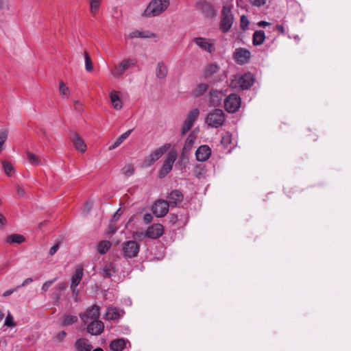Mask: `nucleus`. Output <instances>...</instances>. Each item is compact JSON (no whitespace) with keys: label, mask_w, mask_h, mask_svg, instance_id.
Instances as JSON below:
<instances>
[{"label":"nucleus","mask_w":351,"mask_h":351,"mask_svg":"<svg viewBox=\"0 0 351 351\" xmlns=\"http://www.w3.org/2000/svg\"><path fill=\"white\" fill-rule=\"evenodd\" d=\"M169 5V0H152L144 10L142 16L154 17L165 12Z\"/></svg>","instance_id":"obj_1"},{"label":"nucleus","mask_w":351,"mask_h":351,"mask_svg":"<svg viewBox=\"0 0 351 351\" xmlns=\"http://www.w3.org/2000/svg\"><path fill=\"white\" fill-rule=\"evenodd\" d=\"M232 9V5L230 4L223 5L222 7L219 29L223 33L228 32L234 23V18Z\"/></svg>","instance_id":"obj_2"},{"label":"nucleus","mask_w":351,"mask_h":351,"mask_svg":"<svg viewBox=\"0 0 351 351\" xmlns=\"http://www.w3.org/2000/svg\"><path fill=\"white\" fill-rule=\"evenodd\" d=\"M226 121V114L221 109H215L210 112L206 117V123L210 128H218L222 126Z\"/></svg>","instance_id":"obj_3"},{"label":"nucleus","mask_w":351,"mask_h":351,"mask_svg":"<svg viewBox=\"0 0 351 351\" xmlns=\"http://www.w3.org/2000/svg\"><path fill=\"white\" fill-rule=\"evenodd\" d=\"M254 82V77L250 73H246L241 76L234 75L231 80L230 86L236 88H241L243 90L250 88Z\"/></svg>","instance_id":"obj_4"},{"label":"nucleus","mask_w":351,"mask_h":351,"mask_svg":"<svg viewBox=\"0 0 351 351\" xmlns=\"http://www.w3.org/2000/svg\"><path fill=\"white\" fill-rule=\"evenodd\" d=\"M136 63L137 61L134 58L124 59L119 64L114 65L110 70V73L115 78H121L125 71L135 66Z\"/></svg>","instance_id":"obj_5"},{"label":"nucleus","mask_w":351,"mask_h":351,"mask_svg":"<svg viewBox=\"0 0 351 351\" xmlns=\"http://www.w3.org/2000/svg\"><path fill=\"white\" fill-rule=\"evenodd\" d=\"M140 250V245L136 241H128L121 245V254L128 259L137 256Z\"/></svg>","instance_id":"obj_6"},{"label":"nucleus","mask_w":351,"mask_h":351,"mask_svg":"<svg viewBox=\"0 0 351 351\" xmlns=\"http://www.w3.org/2000/svg\"><path fill=\"white\" fill-rule=\"evenodd\" d=\"M195 8L206 19H212L217 15V10L210 3L205 0L197 1Z\"/></svg>","instance_id":"obj_7"},{"label":"nucleus","mask_w":351,"mask_h":351,"mask_svg":"<svg viewBox=\"0 0 351 351\" xmlns=\"http://www.w3.org/2000/svg\"><path fill=\"white\" fill-rule=\"evenodd\" d=\"M193 42L202 50L210 54L213 53L216 51V42L214 39L204 37H195L193 38Z\"/></svg>","instance_id":"obj_8"},{"label":"nucleus","mask_w":351,"mask_h":351,"mask_svg":"<svg viewBox=\"0 0 351 351\" xmlns=\"http://www.w3.org/2000/svg\"><path fill=\"white\" fill-rule=\"evenodd\" d=\"M241 98L237 94L230 95L224 101V107L230 113L236 112L241 106Z\"/></svg>","instance_id":"obj_9"},{"label":"nucleus","mask_w":351,"mask_h":351,"mask_svg":"<svg viewBox=\"0 0 351 351\" xmlns=\"http://www.w3.org/2000/svg\"><path fill=\"white\" fill-rule=\"evenodd\" d=\"M177 158V155L174 152H170L167 154V158L159 171V177L164 178L172 169L173 165Z\"/></svg>","instance_id":"obj_10"},{"label":"nucleus","mask_w":351,"mask_h":351,"mask_svg":"<svg viewBox=\"0 0 351 351\" xmlns=\"http://www.w3.org/2000/svg\"><path fill=\"white\" fill-rule=\"evenodd\" d=\"M169 145H163L152 152L145 160L143 164L145 167H149L168 150Z\"/></svg>","instance_id":"obj_11"},{"label":"nucleus","mask_w":351,"mask_h":351,"mask_svg":"<svg viewBox=\"0 0 351 351\" xmlns=\"http://www.w3.org/2000/svg\"><path fill=\"white\" fill-rule=\"evenodd\" d=\"M199 114V110L197 108L193 109L191 110L185 121H184L182 127V134H184L188 132L193 127L194 123L197 119Z\"/></svg>","instance_id":"obj_12"},{"label":"nucleus","mask_w":351,"mask_h":351,"mask_svg":"<svg viewBox=\"0 0 351 351\" xmlns=\"http://www.w3.org/2000/svg\"><path fill=\"white\" fill-rule=\"evenodd\" d=\"M99 315L100 308L97 305H93L80 316L84 323H88L92 320H97Z\"/></svg>","instance_id":"obj_13"},{"label":"nucleus","mask_w":351,"mask_h":351,"mask_svg":"<svg viewBox=\"0 0 351 351\" xmlns=\"http://www.w3.org/2000/svg\"><path fill=\"white\" fill-rule=\"evenodd\" d=\"M235 62L241 65L247 63L251 58V53L244 48L237 49L233 55Z\"/></svg>","instance_id":"obj_14"},{"label":"nucleus","mask_w":351,"mask_h":351,"mask_svg":"<svg viewBox=\"0 0 351 351\" xmlns=\"http://www.w3.org/2000/svg\"><path fill=\"white\" fill-rule=\"evenodd\" d=\"M169 207L170 206L167 201L159 199L153 206V213L157 217H164L168 213Z\"/></svg>","instance_id":"obj_15"},{"label":"nucleus","mask_w":351,"mask_h":351,"mask_svg":"<svg viewBox=\"0 0 351 351\" xmlns=\"http://www.w3.org/2000/svg\"><path fill=\"white\" fill-rule=\"evenodd\" d=\"M87 325V332L92 335H100L104 329V323L97 319V320H92L88 323H86Z\"/></svg>","instance_id":"obj_16"},{"label":"nucleus","mask_w":351,"mask_h":351,"mask_svg":"<svg viewBox=\"0 0 351 351\" xmlns=\"http://www.w3.org/2000/svg\"><path fill=\"white\" fill-rule=\"evenodd\" d=\"M210 155L211 149L206 145L199 146L195 152L196 159L199 162L206 161Z\"/></svg>","instance_id":"obj_17"},{"label":"nucleus","mask_w":351,"mask_h":351,"mask_svg":"<svg viewBox=\"0 0 351 351\" xmlns=\"http://www.w3.org/2000/svg\"><path fill=\"white\" fill-rule=\"evenodd\" d=\"M163 226L160 223L150 226L146 230V235L151 239H158L163 234Z\"/></svg>","instance_id":"obj_18"},{"label":"nucleus","mask_w":351,"mask_h":351,"mask_svg":"<svg viewBox=\"0 0 351 351\" xmlns=\"http://www.w3.org/2000/svg\"><path fill=\"white\" fill-rule=\"evenodd\" d=\"M167 201L171 207H174L180 204L183 200V195L178 190L172 191L168 196Z\"/></svg>","instance_id":"obj_19"},{"label":"nucleus","mask_w":351,"mask_h":351,"mask_svg":"<svg viewBox=\"0 0 351 351\" xmlns=\"http://www.w3.org/2000/svg\"><path fill=\"white\" fill-rule=\"evenodd\" d=\"M75 348L76 351H91L93 346L86 338H80L75 342Z\"/></svg>","instance_id":"obj_20"},{"label":"nucleus","mask_w":351,"mask_h":351,"mask_svg":"<svg viewBox=\"0 0 351 351\" xmlns=\"http://www.w3.org/2000/svg\"><path fill=\"white\" fill-rule=\"evenodd\" d=\"M110 99L112 106L115 110H119L122 108L123 103L121 100L119 93L118 91L112 90L110 93Z\"/></svg>","instance_id":"obj_21"},{"label":"nucleus","mask_w":351,"mask_h":351,"mask_svg":"<svg viewBox=\"0 0 351 351\" xmlns=\"http://www.w3.org/2000/svg\"><path fill=\"white\" fill-rule=\"evenodd\" d=\"M71 141L78 151H80L81 153L86 152V145L77 134L74 133L72 134Z\"/></svg>","instance_id":"obj_22"},{"label":"nucleus","mask_w":351,"mask_h":351,"mask_svg":"<svg viewBox=\"0 0 351 351\" xmlns=\"http://www.w3.org/2000/svg\"><path fill=\"white\" fill-rule=\"evenodd\" d=\"M223 98V93L221 91L211 89L210 91V103L213 106H219Z\"/></svg>","instance_id":"obj_23"},{"label":"nucleus","mask_w":351,"mask_h":351,"mask_svg":"<svg viewBox=\"0 0 351 351\" xmlns=\"http://www.w3.org/2000/svg\"><path fill=\"white\" fill-rule=\"evenodd\" d=\"M121 317L120 311L114 306H109L107 308L106 313L104 315L106 319L117 320Z\"/></svg>","instance_id":"obj_24"},{"label":"nucleus","mask_w":351,"mask_h":351,"mask_svg":"<svg viewBox=\"0 0 351 351\" xmlns=\"http://www.w3.org/2000/svg\"><path fill=\"white\" fill-rule=\"evenodd\" d=\"M84 276V269L82 267H79L75 271L71 277V287H77L80 283Z\"/></svg>","instance_id":"obj_25"},{"label":"nucleus","mask_w":351,"mask_h":351,"mask_svg":"<svg viewBox=\"0 0 351 351\" xmlns=\"http://www.w3.org/2000/svg\"><path fill=\"white\" fill-rule=\"evenodd\" d=\"M168 73V68L163 62H158L156 68V75L160 80L166 77Z\"/></svg>","instance_id":"obj_26"},{"label":"nucleus","mask_w":351,"mask_h":351,"mask_svg":"<svg viewBox=\"0 0 351 351\" xmlns=\"http://www.w3.org/2000/svg\"><path fill=\"white\" fill-rule=\"evenodd\" d=\"M128 37L130 38H155L156 34L154 33L150 32L149 31H138L135 30L130 33Z\"/></svg>","instance_id":"obj_27"},{"label":"nucleus","mask_w":351,"mask_h":351,"mask_svg":"<svg viewBox=\"0 0 351 351\" xmlns=\"http://www.w3.org/2000/svg\"><path fill=\"white\" fill-rule=\"evenodd\" d=\"M125 346L126 341L123 339H117L110 343V348L113 351H122Z\"/></svg>","instance_id":"obj_28"},{"label":"nucleus","mask_w":351,"mask_h":351,"mask_svg":"<svg viewBox=\"0 0 351 351\" xmlns=\"http://www.w3.org/2000/svg\"><path fill=\"white\" fill-rule=\"evenodd\" d=\"M115 271V265L113 263H106L102 267V276L104 278L111 277Z\"/></svg>","instance_id":"obj_29"},{"label":"nucleus","mask_w":351,"mask_h":351,"mask_svg":"<svg viewBox=\"0 0 351 351\" xmlns=\"http://www.w3.org/2000/svg\"><path fill=\"white\" fill-rule=\"evenodd\" d=\"M265 39V34L264 31L258 30L255 31L253 34V45H262Z\"/></svg>","instance_id":"obj_30"},{"label":"nucleus","mask_w":351,"mask_h":351,"mask_svg":"<svg viewBox=\"0 0 351 351\" xmlns=\"http://www.w3.org/2000/svg\"><path fill=\"white\" fill-rule=\"evenodd\" d=\"M26 155H27V161L32 165L38 166V165H43V162H42L41 159L37 155H36L29 151H27Z\"/></svg>","instance_id":"obj_31"},{"label":"nucleus","mask_w":351,"mask_h":351,"mask_svg":"<svg viewBox=\"0 0 351 351\" xmlns=\"http://www.w3.org/2000/svg\"><path fill=\"white\" fill-rule=\"evenodd\" d=\"M25 241L23 235L19 234H12L6 238V242L10 244L12 243H22Z\"/></svg>","instance_id":"obj_32"},{"label":"nucleus","mask_w":351,"mask_h":351,"mask_svg":"<svg viewBox=\"0 0 351 351\" xmlns=\"http://www.w3.org/2000/svg\"><path fill=\"white\" fill-rule=\"evenodd\" d=\"M219 70V66L215 63H211L206 66L204 70L205 77H209L216 73Z\"/></svg>","instance_id":"obj_33"},{"label":"nucleus","mask_w":351,"mask_h":351,"mask_svg":"<svg viewBox=\"0 0 351 351\" xmlns=\"http://www.w3.org/2000/svg\"><path fill=\"white\" fill-rule=\"evenodd\" d=\"M110 247L111 243L110 241H101L98 243L97 246V250L100 254H104L108 251Z\"/></svg>","instance_id":"obj_34"},{"label":"nucleus","mask_w":351,"mask_h":351,"mask_svg":"<svg viewBox=\"0 0 351 351\" xmlns=\"http://www.w3.org/2000/svg\"><path fill=\"white\" fill-rule=\"evenodd\" d=\"M196 139V133L195 130H193L190 134L188 136L185 144H184V149H191L192 147L193 143H195Z\"/></svg>","instance_id":"obj_35"},{"label":"nucleus","mask_w":351,"mask_h":351,"mask_svg":"<svg viewBox=\"0 0 351 351\" xmlns=\"http://www.w3.org/2000/svg\"><path fill=\"white\" fill-rule=\"evenodd\" d=\"M208 85L205 83H202L197 85L196 88L193 91L195 96L198 97L204 95L208 90Z\"/></svg>","instance_id":"obj_36"},{"label":"nucleus","mask_w":351,"mask_h":351,"mask_svg":"<svg viewBox=\"0 0 351 351\" xmlns=\"http://www.w3.org/2000/svg\"><path fill=\"white\" fill-rule=\"evenodd\" d=\"M77 322V317L75 315H66L64 316L62 325L69 326Z\"/></svg>","instance_id":"obj_37"},{"label":"nucleus","mask_w":351,"mask_h":351,"mask_svg":"<svg viewBox=\"0 0 351 351\" xmlns=\"http://www.w3.org/2000/svg\"><path fill=\"white\" fill-rule=\"evenodd\" d=\"M8 136V130L3 129L0 130V153L4 149V143Z\"/></svg>","instance_id":"obj_38"},{"label":"nucleus","mask_w":351,"mask_h":351,"mask_svg":"<svg viewBox=\"0 0 351 351\" xmlns=\"http://www.w3.org/2000/svg\"><path fill=\"white\" fill-rule=\"evenodd\" d=\"M121 173L126 177H130L133 175L134 172V165L132 164H127L121 169Z\"/></svg>","instance_id":"obj_39"},{"label":"nucleus","mask_w":351,"mask_h":351,"mask_svg":"<svg viewBox=\"0 0 351 351\" xmlns=\"http://www.w3.org/2000/svg\"><path fill=\"white\" fill-rule=\"evenodd\" d=\"M85 69L88 72L93 70V64L91 58L87 51H84Z\"/></svg>","instance_id":"obj_40"},{"label":"nucleus","mask_w":351,"mask_h":351,"mask_svg":"<svg viewBox=\"0 0 351 351\" xmlns=\"http://www.w3.org/2000/svg\"><path fill=\"white\" fill-rule=\"evenodd\" d=\"M66 287H67L66 282L60 283L56 287L55 289L57 290V293H56V294H55L56 300H58L60 299L61 293L63 291H64L66 289Z\"/></svg>","instance_id":"obj_41"},{"label":"nucleus","mask_w":351,"mask_h":351,"mask_svg":"<svg viewBox=\"0 0 351 351\" xmlns=\"http://www.w3.org/2000/svg\"><path fill=\"white\" fill-rule=\"evenodd\" d=\"M2 164H3L4 171L6 173V175L8 176H11L13 174V171H14V168H13L12 165L7 161H3L2 162Z\"/></svg>","instance_id":"obj_42"},{"label":"nucleus","mask_w":351,"mask_h":351,"mask_svg":"<svg viewBox=\"0 0 351 351\" xmlns=\"http://www.w3.org/2000/svg\"><path fill=\"white\" fill-rule=\"evenodd\" d=\"M100 3L101 0H90V10L93 14H95L98 11L100 6Z\"/></svg>","instance_id":"obj_43"},{"label":"nucleus","mask_w":351,"mask_h":351,"mask_svg":"<svg viewBox=\"0 0 351 351\" xmlns=\"http://www.w3.org/2000/svg\"><path fill=\"white\" fill-rule=\"evenodd\" d=\"M250 21L245 15H242L240 19V27L243 31H245L249 26Z\"/></svg>","instance_id":"obj_44"},{"label":"nucleus","mask_w":351,"mask_h":351,"mask_svg":"<svg viewBox=\"0 0 351 351\" xmlns=\"http://www.w3.org/2000/svg\"><path fill=\"white\" fill-rule=\"evenodd\" d=\"M60 93L62 96L68 97L70 93L69 88L65 85V84L63 82H61L60 83Z\"/></svg>","instance_id":"obj_45"},{"label":"nucleus","mask_w":351,"mask_h":351,"mask_svg":"<svg viewBox=\"0 0 351 351\" xmlns=\"http://www.w3.org/2000/svg\"><path fill=\"white\" fill-rule=\"evenodd\" d=\"M232 142V135L227 132L224 136H222L221 140V144L226 147L229 145Z\"/></svg>","instance_id":"obj_46"},{"label":"nucleus","mask_w":351,"mask_h":351,"mask_svg":"<svg viewBox=\"0 0 351 351\" xmlns=\"http://www.w3.org/2000/svg\"><path fill=\"white\" fill-rule=\"evenodd\" d=\"M133 131V129L129 130L122 134L116 141L121 145L123 143V141L128 138V136L130 135L132 132Z\"/></svg>","instance_id":"obj_47"},{"label":"nucleus","mask_w":351,"mask_h":351,"mask_svg":"<svg viewBox=\"0 0 351 351\" xmlns=\"http://www.w3.org/2000/svg\"><path fill=\"white\" fill-rule=\"evenodd\" d=\"M57 278H55L53 279L46 281L42 286V290L43 291H47L49 287L56 281Z\"/></svg>","instance_id":"obj_48"},{"label":"nucleus","mask_w":351,"mask_h":351,"mask_svg":"<svg viewBox=\"0 0 351 351\" xmlns=\"http://www.w3.org/2000/svg\"><path fill=\"white\" fill-rule=\"evenodd\" d=\"M4 325L7 326H10V327L15 326V323L14 322L13 317L10 313L6 317Z\"/></svg>","instance_id":"obj_49"},{"label":"nucleus","mask_w":351,"mask_h":351,"mask_svg":"<svg viewBox=\"0 0 351 351\" xmlns=\"http://www.w3.org/2000/svg\"><path fill=\"white\" fill-rule=\"evenodd\" d=\"M249 1L253 6L261 7L266 3L267 0H250Z\"/></svg>","instance_id":"obj_50"},{"label":"nucleus","mask_w":351,"mask_h":351,"mask_svg":"<svg viewBox=\"0 0 351 351\" xmlns=\"http://www.w3.org/2000/svg\"><path fill=\"white\" fill-rule=\"evenodd\" d=\"M71 289L72 291V296L75 301H77V296L79 295V290L77 289V287H71Z\"/></svg>","instance_id":"obj_51"},{"label":"nucleus","mask_w":351,"mask_h":351,"mask_svg":"<svg viewBox=\"0 0 351 351\" xmlns=\"http://www.w3.org/2000/svg\"><path fill=\"white\" fill-rule=\"evenodd\" d=\"M58 248H59L58 244H56V245H54L53 246H52L49 250V254L51 256L55 254L56 252L58 251Z\"/></svg>","instance_id":"obj_52"},{"label":"nucleus","mask_w":351,"mask_h":351,"mask_svg":"<svg viewBox=\"0 0 351 351\" xmlns=\"http://www.w3.org/2000/svg\"><path fill=\"white\" fill-rule=\"evenodd\" d=\"M74 108L75 110H77V112L82 111V104L78 101H74Z\"/></svg>","instance_id":"obj_53"},{"label":"nucleus","mask_w":351,"mask_h":351,"mask_svg":"<svg viewBox=\"0 0 351 351\" xmlns=\"http://www.w3.org/2000/svg\"><path fill=\"white\" fill-rule=\"evenodd\" d=\"M66 333L65 331H61L57 335L56 338L58 341H62L66 337Z\"/></svg>","instance_id":"obj_54"},{"label":"nucleus","mask_w":351,"mask_h":351,"mask_svg":"<svg viewBox=\"0 0 351 351\" xmlns=\"http://www.w3.org/2000/svg\"><path fill=\"white\" fill-rule=\"evenodd\" d=\"M7 221L5 217L0 213V228H1L5 223Z\"/></svg>","instance_id":"obj_55"},{"label":"nucleus","mask_w":351,"mask_h":351,"mask_svg":"<svg viewBox=\"0 0 351 351\" xmlns=\"http://www.w3.org/2000/svg\"><path fill=\"white\" fill-rule=\"evenodd\" d=\"M33 280L32 278H26L23 282L22 284L18 287H25V285H29L30 284L31 282H32Z\"/></svg>","instance_id":"obj_56"},{"label":"nucleus","mask_w":351,"mask_h":351,"mask_svg":"<svg viewBox=\"0 0 351 351\" xmlns=\"http://www.w3.org/2000/svg\"><path fill=\"white\" fill-rule=\"evenodd\" d=\"M276 28L277 30L280 32V34H285V29L282 25H277L276 26Z\"/></svg>","instance_id":"obj_57"},{"label":"nucleus","mask_w":351,"mask_h":351,"mask_svg":"<svg viewBox=\"0 0 351 351\" xmlns=\"http://www.w3.org/2000/svg\"><path fill=\"white\" fill-rule=\"evenodd\" d=\"M8 8V4L5 0H0V10Z\"/></svg>","instance_id":"obj_58"},{"label":"nucleus","mask_w":351,"mask_h":351,"mask_svg":"<svg viewBox=\"0 0 351 351\" xmlns=\"http://www.w3.org/2000/svg\"><path fill=\"white\" fill-rule=\"evenodd\" d=\"M16 290V289H9L6 291H5L3 293V297H8V295H11L12 293H14V291H15Z\"/></svg>","instance_id":"obj_59"},{"label":"nucleus","mask_w":351,"mask_h":351,"mask_svg":"<svg viewBox=\"0 0 351 351\" xmlns=\"http://www.w3.org/2000/svg\"><path fill=\"white\" fill-rule=\"evenodd\" d=\"M152 219V217L151 215H149V214L145 215L144 220H145V223H150Z\"/></svg>","instance_id":"obj_60"},{"label":"nucleus","mask_w":351,"mask_h":351,"mask_svg":"<svg viewBox=\"0 0 351 351\" xmlns=\"http://www.w3.org/2000/svg\"><path fill=\"white\" fill-rule=\"evenodd\" d=\"M119 145H120V144H119V143L116 141L113 144H112V145L108 147V149H109V150L114 149H116L117 147H118Z\"/></svg>","instance_id":"obj_61"},{"label":"nucleus","mask_w":351,"mask_h":351,"mask_svg":"<svg viewBox=\"0 0 351 351\" xmlns=\"http://www.w3.org/2000/svg\"><path fill=\"white\" fill-rule=\"evenodd\" d=\"M258 25L259 27H266V26L269 25V23L266 22V21H259V22L258 23Z\"/></svg>","instance_id":"obj_62"},{"label":"nucleus","mask_w":351,"mask_h":351,"mask_svg":"<svg viewBox=\"0 0 351 351\" xmlns=\"http://www.w3.org/2000/svg\"><path fill=\"white\" fill-rule=\"evenodd\" d=\"M17 193L20 195H24L23 189L19 186L17 187Z\"/></svg>","instance_id":"obj_63"},{"label":"nucleus","mask_w":351,"mask_h":351,"mask_svg":"<svg viewBox=\"0 0 351 351\" xmlns=\"http://www.w3.org/2000/svg\"><path fill=\"white\" fill-rule=\"evenodd\" d=\"M93 351H104V350H103V349H102V348H96V349L93 350Z\"/></svg>","instance_id":"obj_64"}]
</instances>
